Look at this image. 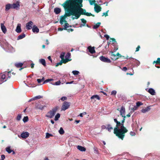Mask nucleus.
Returning a JSON list of instances; mask_svg holds the SVG:
<instances>
[{"label": "nucleus", "mask_w": 160, "mask_h": 160, "mask_svg": "<svg viewBox=\"0 0 160 160\" xmlns=\"http://www.w3.org/2000/svg\"><path fill=\"white\" fill-rule=\"evenodd\" d=\"M66 3L64 7L67 9L66 11V15L67 17L74 15L75 18H73L78 19L81 15H85L87 16H94V15L91 13L86 12V10L81 8L82 7V4L81 3L80 6L75 0H69L66 1Z\"/></svg>", "instance_id": "nucleus-1"}, {"label": "nucleus", "mask_w": 160, "mask_h": 160, "mask_svg": "<svg viewBox=\"0 0 160 160\" xmlns=\"http://www.w3.org/2000/svg\"><path fill=\"white\" fill-rule=\"evenodd\" d=\"M124 122L125 121L124 120H122L121 123L119 122L118 129L115 134L117 136L122 140L123 139L125 136V133L128 132L127 129L124 126Z\"/></svg>", "instance_id": "nucleus-2"}, {"label": "nucleus", "mask_w": 160, "mask_h": 160, "mask_svg": "<svg viewBox=\"0 0 160 160\" xmlns=\"http://www.w3.org/2000/svg\"><path fill=\"white\" fill-rule=\"evenodd\" d=\"M11 75L10 72H5L1 76H0V84L4 82L10 78Z\"/></svg>", "instance_id": "nucleus-3"}, {"label": "nucleus", "mask_w": 160, "mask_h": 160, "mask_svg": "<svg viewBox=\"0 0 160 160\" xmlns=\"http://www.w3.org/2000/svg\"><path fill=\"white\" fill-rule=\"evenodd\" d=\"M58 110L57 107H55L52 108L51 110L48 112L46 115L45 116L47 117L52 118L55 115Z\"/></svg>", "instance_id": "nucleus-4"}, {"label": "nucleus", "mask_w": 160, "mask_h": 160, "mask_svg": "<svg viewBox=\"0 0 160 160\" xmlns=\"http://www.w3.org/2000/svg\"><path fill=\"white\" fill-rule=\"evenodd\" d=\"M4 46L6 48V51L7 52H12L14 51L13 47L6 41H5Z\"/></svg>", "instance_id": "nucleus-5"}, {"label": "nucleus", "mask_w": 160, "mask_h": 160, "mask_svg": "<svg viewBox=\"0 0 160 160\" xmlns=\"http://www.w3.org/2000/svg\"><path fill=\"white\" fill-rule=\"evenodd\" d=\"M70 106V103L67 102H64L61 108V110L65 111L68 109Z\"/></svg>", "instance_id": "nucleus-6"}, {"label": "nucleus", "mask_w": 160, "mask_h": 160, "mask_svg": "<svg viewBox=\"0 0 160 160\" xmlns=\"http://www.w3.org/2000/svg\"><path fill=\"white\" fill-rule=\"evenodd\" d=\"M99 58L102 61L105 62L110 63L111 62L109 59L103 56L100 57Z\"/></svg>", "instance_id": "nucleus-7"}, {"label": "nucleus", "mask_w": 160, "mask_h": 160, "mask_svg": "<svg viewBox=\"0 0 160 160\" xmlns=\"http://www.w3.org/2000/svg\"><path fill=\"white\" fill-rule=\"evenodd\" d=\"M29 133L28 132H25L22 133L21 134L20 136L19 135H18V136L19 138L21 137L23 138L26 139L29 136Z\"/></svg>", "instance_id": "nucleus-8"}, {"label": "nucleus", "mask_w": 160, "mask_h": 160, "mask_svg": "<svg viewBox=\"0 0 160 160\" xmlns=\"http://www.w3.org/2000/svg\"><path fill=\"white\" fill-rule=\"evenodd\" d=\"M33 24V23L32 21H29L28 23L26 24V28L27 29L30 30L31 29L32 27V26Z\"/></svg>", "instance_id": "nucleus-9"}, {"label": "nucleus", "mask_w": 160, "mask_h": 160, "mask_svg": "<svg viewBox=\"0 0 160 160\" xmlns=\"http://www.w3.org/2000/svg\"><path fill=\"white\" fill-rule=\"evenodd\" d=\"M114 121L116 123V127L114 128V133L115 134V133H116V132L117 131V130L118 129V124H119V122L118 121L117 119L116 118H114Z\"/></svg>", "instance_id": "nucleus-10"}, {"label": "nucleus", "mask_w": 160, "mask_h": 160, "mask_svg": "<svg viewBox=\"0 0 160 160\" xmlns=\"http://www.w3.org/2000/svg\"><path fill=\"white\" fill-rule=\"evenodd\" d=\"M87 49H88L89 52L92 54L95 52L94 47H92L91 46H89L88 47Z\"/></svg>", "instance_id": "nucleus-11"}, {"label": "nucleus", "mask_w": 160, "mask_h": 160, "mask_svg": "<svg viewBox=\"0 0 160 160\" xmlns=\"http://www.w3.org/2000/svg\"><path fill=\"white\" fill-rule=\"evenodd\" d=\"M91 100L94 101H96L97 100H99L100 99V97L97 95H93L90 98Z\"/></svg>", "instance_id": "nucleus-12"}, {"label": "nucleus", "mask_w": 160, "mask_h": 160, "mask_svg": "<svg viewBox=\"0 0 160 160\" xmlns=\"http://www.w3.org/2000/svg\"><path fill=\"white\" fill-rule=\"evenodd\" d=\"M94 5L95 6L94 7V10L97 13L101 11V8L97 5L96 3L94 4Z\"/></svg>", "instance_id": "nucleus-13"}, {"label": "nucleus", "mask_w": 160, "mask_h": 160, "mask_svg": "<svg viewBox=\"0 0 160 160\" xmlns=\"http://www.w3.org/2000/svg\"><path fill=\"white\" fill-rule=\"evenodd\" d=\"M120 115L121 116L124 115L125 114V109L124 107L122 106L119 110Z\"/></svg>", "instance_id": "nucleus-14"}, {"label": "nucleus", "mask_w": 160, "mask_h": 160, "mask_svg": "<svg viewBox=\"0 0 160 160\" xmlns=\"http://www.w3.org/2000/svg\"><path fill=\"white\" fill-rule=\"evenodd\" d=\"M70 53H68L65 56V59L63 60V62L64 63H65L69 61V58H70Z\"/></svg>", "instance_id": "nucleus-15"}, {"label": "nucleus", "mask_w": 160, "mask_h": 160, "mask_svg": "<svg viewBox=\"0 0 160 160\" xmlns=\"http://www.w3.org/2000/svg\"><path fill=\"white\" fill-rule=\"evenodd\" d=\"M66 16H67L66 15H65V16H61L60 22L61 25H62L63 24V22H67L65 20L66 18Z\"/></svg>", "instance_id": "nucleus-16"}, {"label": "nucleus", "mask_w": 160, "mask_h": 160, "mask_svg": "<svg viewBox=\"0 0 160 160\" xmlns=\"http://www.w3.org/2000/svg\"><path fill=\"white\" fill-rule=\"evenodd\" d=\"M21 27V24L20 23L18 24L17 26L16 29V31L17 32L20 33L21 32L22 30Z\"/></svg>", "instance_id": "nucleus-17"}, {"label": "nucleus", "mask_w": 160, "mask_h": 160, "mask_svg": "<svg viewBox=\"0 0 160 160\" xmlns=\"http://www.w3.org/2000/svg\"><path fill=\"white\" fill-rule=\"evenodd\" d=\"M1 27L3 32L4 33H5L7 31V29L6 27L4 25V24L2 23H1Z\"/></svg>", "instance_id": "nucleus-18"}, {"label": "nucleus", "mask_w": 160, "mask_h": 160, "mask_svg": "<svg viewBox=\"0 0 160 160\" xmlns=\"http://www.w3.org/2000/svg\"><path fill=\"white\" fill-rule=\"evenodd\" d=\"M32 31L34 33H38L39 32V29L37 26L34 25L32 28Z\"/></svg>", "instance_id": "nucleus-19"}, {"label": "nucleus", "mask_w": 160, "mask_h": 160, "mask_svg": "<svg viewBox=\"0 0 160 160\" xmlns=\"http://www.w3.org/2000/svg\"><path fill=\"white\" fill-rule=\"evenodd\" d=\"M12 8H16L19 7V3L18 2H17L16 3L11 4Z\"/></svg>", "instance_id": "nucleus-20"}, {"label": "nucleus", "mask_w": 160, "mask_h": 160, "mask_svg": "<svg viewBox=\"0 0 160 160\" xmlns=\"http://www.w3.org/2000/svg\"><path fill=\"white\" fill-rule=\"evenodd\" d=\"M150 109V108L149 107H147L145 108H143L141 110V112L143 113H145L149 111Z\"/></svg>", "instance_id": "nucleus-21"}, {"label": "nucleus", "mask_w": 160, "mask_h": 160, "mask_svg": "<svg viewBox=\"0 0 160 160\" xmlns=\"http://www.w3.org/2000/svg\"><path fill=\"white\" fill-rule=\"evenodd\" d=\"M77 148L79 150L82 152L85 151L86 150V149L85 148L81 146H78L77 147Z\"/></svg>", "instance_id": "nucleus-22"}, {"label": "nucleus", "mask_w": 160, "mask_h": 160, "mask_svg": "<svg viewBox=\"0 0 160 160\" xmlns=\"http://www.w3.org/2000/svg\"><path fill=\"white\" fill-rule=\"evenodd\" d=\"M148 92L151 95H153L155 94V91L152 88H149L148 91Z\"/></svg>", "instance_id": "nucleus-23"}, {"label": "nucleus", "mask_w": 160, "mask_h": 160, "mask_svg": "<svg viewBox=\"0 0 160 160\" xmlns=\"http://www.w3.org/2000/svg\"><path fill=\"white\" fill-rule=\"evenodd\" d=\"M61 12V9L60 8H56L54 9V12L56 14H59Z\"/></svg>", "instance_id": "nucleus-24"}, {"label": "nucleus", "mask_w": 160, "mask_h": 160, "mask_svg": "<svg viewBox=\"0 0 160 160\" xmlns=\"http://www.w3.org/2000/svg\"><path fill=\"white\" fill-rule=\"evenodd\" d=\"M131 58L133 60V62H134L136 64L137 67H138L140 65V62L139 61L136 59L133 58H130V59Z\"/></svg>", "instance_id": "nucleus-25"}, {"label": "nucleus", "mask_w": 160, "mask_h": 160, "mask_svg": "<svg viewBox=\"0 0 160 160\" xmlns=\"http://www.w3.org/2000/svg\"><path fill=\"white\" fill-rule=\"evenodd\" d=\"M106 129L109 132H111V130L113 129V128L110 124H108L107 125Z\"/></svg>", "instance_id": "nucleus-26"}, {"label": "nucleus", "mask_w": 160, "mask_h": 160, "mask_svg": "<svg viewBox=\"0 0 160 160\" xmlns=\"http://www.w3.org/2000/svg\"><path fill=\"white\" fill-rule=\"evenodd\" d=\"M23 65V63L21 62L16 63L15 64V66L18 68H21Z\"/></svg>", "instance_id": "nucleus-27"}, {"label": "nucleus", "mask_w": 160, "mask_h": 160, "mask_svg": "<svg viewBox=\"0 0 160 160\" xmlns=\"http://www.w3.org/2000/svg\"><path fill=\"white\" fill-rule=\"evenodd\" d=\"M81 20L82 22L83 23V24H81L80 26V27H82L83 26H85L86 23V21L83 18L81 19Z\"/></svg>", "instance_id": "nucleus-28"}, {"label": "nucleus", "mask_w": 160, "mask_h": 160, "mask_svg": "<svg viewBox=\"0 0 160 160\" xmlns=\"http://www.w3.org/2000/svg\"><path fill=\"white\" fill-rule=\"evenodd\" d=\"M25 37V34L24 33H23L18 36V37L17 39L18 40L24 38Z\"/></svg>", "instance_id": "nucleus-29"}, {"label": "nucleus", "mask_w": 160, "mask_h": 160, "mask_svg": "<svg viewBox=\"0 0 160 160\" xmlns=\"http://www.w3.org/2000/svg\"><path fill=\"white\" fill-rule=\"evenodd\" d=\"M11 4H8L6 6L5 10L6 11H8L10 8H12Z\"/></svg>", "instance_id": "nucleus-30"}, {"label": "nucleus", "mask_w": 160, "mask_h": 160, "mask_svg": "<svg viewBox=\"0 0 160 160\" xmlns=\"http://www.w3.org/2000/svg\"><path fill=\"white\" fill-rule=\"evenodd\" d=\"M39 62L44 66H45L46 65V62L45 60L43 59H41L39 60Z\"/></svg>", "instance_id": "nucleus-31"}, {"label": "nucleus", "mask_w": 160, "mask_h": 160, "mask_svg": "<svg viewBox=\"0 0 160 160\" xmlns=\"http://www.w3.org/2000/svg\"><path fill=\"white\" fill-rule=\"evenodd\" d=\"M36 107L37 108L40 110H42L44 108V106H43L41 104H39L36 106Z\"/></svg>", "instance_id": "nucleus-32"}, {"label": "nucleus", "mask_w": 160, "mask_h": 160, "mask_svg": "<svg viewBox=\"0 0 160 160\" xmlns=\"http://www.w3.org/2000/svg\"><path fill=\"white\" fill-rule=\"evenodd\" d=\"M101 24V23L100 22H98L95 25H94L93 27V28L94 29H96Z\"/></svg>", "instance_id": "nucleus-33"}, {"label": "nucleus", "mask_w": 160, "mask_h": 160, "mask_svg": "<svg viewBox=\"0 0 160 160\" xmlns=\"http://www.w3.org/2000/svg\"><path fill=\"white\" fill-rule=\"evenodd\" d=\"M60 116V115L59 113H58L55 116V118L54 119V120L55 121H57L58 120V119L59 118Z\"/></svg>", "instance_id": "nucleus-34"}, {"label": "nucleus", "mask_w": 160, "mask_h": 160, "mask_svg": "<svg viewBox=\"0 0 160 160\" xmlns=\"http://www.w3.org/2000/svg\"><path fill=\"white\" fill-rule=\"evenodd\" d=\"M61 83V82L60 81H59L55 82V83H52V82H50V83L52 85H59Z\"/></svg>", "instance_id": "nucleus-35"}, {"label": "nucleus", "mask_w": 160, "mask_h": 160, "mask_svg": "<svg viewBox=\"0 0 160 160\" xmlns=\"http://www.w3.org/2000/svg\"><path fill=\"white\" fill-rule=\"evenodd\" d=\"M58 132L61 135L63 134L64 133V131L62 127L60 128Z\"/></svg>", "instance_id": "nucleus-36"}, {"label": "nucleus", "mask_w": 160, "mask_h": 160, "mask_svg": "<svg viewBox=\"0 0 160 160\" xmlns=\"http://www.w3.org/2000/svg\"><path fill=\"white\" fill-rule=\"evenodd\" d=\"M43 98V97L42 96H40V95H38L36 96H35L34 97H33V99L34 100H37L38 99L42 98Z\"/></svg>", "instance_id": "nucleus-37"}, {"label": "nucleus", "mask_w": 160, "mask_h": 160, "mask_svg": "<svg viewBox=\"0 0 160 160\" xmlns=\"http://www.w3.org/2000/svg\"><path fill=\"white\" fill-rule=\"evenodd\" d=\"M6 151L9 153H11L13 151V150L10 149V147H7L6 148Z\"/></svg>", "instance_id": "nucleus-38"}, {"label": "nucleus", "mask_w": 160, "mask_h": 160, "mask_svg": "<svg viewBox=\"0 0 160 160\" xmlns=\"http://www.w3.org/2000/svg\"><path fill=\"white\" fill-rule=\"evenodd\" d=\"M65 54V52H62L61 53L60 58H61L62 60L63 61V60H64V57Z\"/></svg>", "instance_id": "nucleus-39"}, {"label": "nucleus", "mask_w": 160, "mask_h": 160, "mask_svg": "<svg viewBox=\"0 0 160 160\" xmlns=\"http://www.w3.org/2000/svg\"><path fill=\"white\" fill-rule=\"evenodd\" d=\"M52 80H53V79H52V78L47 79L44 81L43 84L46 83L50 81H51Z\"/></svg>", "instance_id": "nucleus-40"}, {"label": "nucleus", "mask_w": 160, "mask_h": 160, "mask_svg": "<svg viewBox=\"0 0 160 160\" xmlns=\"http://www.w3.org/2000/svg\"><path fill=\"white\" fill-rule=\"evenodd\" d=\"M138 107L137 106H134L133 108L131 109V112H134L137 109Z\"/></svg>", "instance_id": "nucleus-41"}, {"label": "nucleus", "mask_w": 160, "mask_h": 160, "mask_svg": "<svg viewBox=\"0 0 160 160\" xmlns=\"http://www.w3.org/2000/svg\"><path fill=\"white\" fill-rule=\"evenodd\" d=\"M28 116L24 117L22 119L23 121L24 122H28Z\"/></svg>", "instance_id": "nucleus-42"}, {"label": "nucleus", "mask_w": 160, "mask_h": 160, "mask_svg": "<svg viewBox=\"0 0 160 160\" xmlns=\"http://www.w3.org/2000/svg\"><path fill=\"white\" fill-rule=\"evenodd\" d=\"M72 72L74 75H77L79 73V72L77 70L73 71Z\"/></svg>", "instance_id": "nucleus-43"}, {"label": "nucleus", "mask_w": 160, "mask_h": 160, "mask_svg": "<svg viewBox=\"0 0 160 160\" xmlns=\"http://www.w3.org/2000/svg\"><path fill=\"white\" fill-rule=\"evenodd\" d=\"M46 134V138H49L50 137L53 136V135L52 134H50L48 132H47Z\"/></svg>", "instance_id": "nucleus-44"}, {"label": "nucleus", "mask_w": 160, "mask_h": 160, "mask_svg": "<svg viewBox=\"0 0 160 160\" xmlns=\"http://www.w3.org/2000/svg\"><path fill=\"white\" fill-rule=\"evenodd\" d=\"M153 63V64L155 63H159L160 64V58H158L157 60L156 61H154Z\"/></svg>", "instance_id": "nucleus-45"}, {"label": "nucleus", "mask_w": 160, "mask_h": 160, "mask_svg": "<svg viewBox=\"0 0 160 160\" xmlns=\"http://www.w3.org/2000/svg\"><path fill=\"white\" fill-rule=\"evenodd\" d=\"M89 2L91 5H92L93 4H94V3L95 2V0H89Z\"/></svg>", "instance_id": "nucleus-46"}, {"label": "nucleus", "mask_w": 160, "mask_h": 160, "mask_svg": "<svg viewBox=\"0 0 160 160\" xmlns=\"http://www.w3.org/2000/svg\"><path fill=\"white\" fill-rule=\"evenodd\" d=\"M63 26H65V27L64 28V30H67V28L69 27V24L68 23H65V25Z\"/></svg>", "instance_id": "nucleus-47"}, {"label": "nucleus", "mask_w": 160, "mask_h": 160, "mask_svg": "<svg viewBox=\"0 0 160 160\" xmlns=\"http://www.w3.org/2000/svg\"><path fill=\"white\" fill-rule=\"evenodd\" d=\"M22 116L21 114H18L17 117L16 119L18 121H19L21 118Z\"/></svg>", "instance_id": "nucleus-48"}, {"label": "nucleus", "mask_w": 160, "mask_h": 160, "mask_svg": "<svg viewBox=\"0 0 160 160\" xmlns=\"http://www.w3.org/2000/svg\"><path fill=\"white\" fill-rule=\"evenodd\" d=\"M63 63V60H61L60 62L57 63L56 66L57 67L59 65H61Z\"/></svg>", "instance_id": "nucleus-49"}, {"label": "nucleus", "mask_w": 160, "mask_h": 160, "mask_svg": "<svg viewBox=\"0 0 160 160\" xmlns=\"http://www.w3.org/2000/svg\"><path fill=\"white\" fill-rule=\"evenodd\" d=\"M142 104V103L140 102H138L136 103V106H137V107L140 106Z\"/></svg>", "instance_id": "nucleus-50"}, {"label": "nucleus", "mask_w": 160, "mask_h": 160, "mask_svg": "<svg viewBox=\"0 0 160 160\" xmlns=\"http://www.w3.org/2000/svg\"><path fill=\"white\" fill-rule=\"evenodd\" d=\"M116 93H117V91L116 90H113L111 92V95L115 96V95H116Z\"/></svg>", "instance_id": "nucleus-51"}, {"label": "nucleus", "mask_w": 160, "mask_h": 160, "mask_svg": "<svg viewBox=\"0 0 160 160\" xmlns=\"http://www.w3.org/2000/svg\"><path fill=\"white\" fill-rule=\"evenodd\" d=\"M108 10L106 12H103V13H102V16H108Z\"/></svg>", "instance_id": "nucleus-52"}, {"label": "nucleus", "mask_w": 160, "mask_h": 160, "mask_svg": "<svg viewBox=\"0 0 160 160\" xmlns=\"http://www.w3.org/2000/svg\"><path fill=\"white\" fill-rule=\"evenodd\" d=\"M94 152L95 153H98V150L97 148H94Z\"/></svg>", "instance_id": "nucleus-53"}, {"label": "nucleus", "mask_w": 160, "mask_h": 160, "mask_svg": "<svg viewBox=\"0 0 160 160\" xmlns=\"http://www.w3.org/2000/svg\"><path fill=\"white\" fill-rule=\"evenodd\" d=\"M111 41H110L111 42H112L113 43H114L115 42H116V40L115 39L112 38H111Z\"/></svg>", "instance_id": "nucleus-54"}, {"label": "nucleus", "mask_w": 160, "mask_h": 160, "mask_svg": "<svg viewBox=\"0 0 160 160\" xmlns=\"http://www.w3.org/2000/svg\"><path fill=\"white\" fill-rule=\"evenodd\" d=\"M67 99V98L66 97H62L61 98V100L62 101H64Z\"/></svg>", "instance_id": "nucleus-55"}, {"label": "nucleus", "mask_w": 160, "mask_h": 160, "mask_svg": "<svg viewBox=\"0 0 160 160\" xmlns=\"http://www.w3.org/2000/svg\"><path fill=\"white\" fill-rule=\"evenodd\" d=\"M118 48L117 46H116L114 47V48L113 50V52H116L117 50L118 49Z\"/></svg>", "instance_id": "nucleus-56"}, {"label": "nucleus", "mask_w": 160, "mask_h": 160, "mask_svg": "<svg viewBox=\"0 0 160 160\" xmlns=\"http://www.w3.org/2000/svg\"><path fill=\"white\" fill-rule=\"evenodd\" d=\"M130 134L132 136H133L135 135V133L133 132H131Z\"/></svg>", "instance_id": "nucleus-57"}, {"label": "nucleus", "mask_w": 160, "mask_h": 160, "mask_svg": "<svg viewBox=\"0 0 160 160\" xmlns=\"http://www.w3.org/2000/svg\"><path fill=\"white\" fill-rule=\"evenodd\" d=\"M104 36V37H105L106 38L107 40H108L109 38V36H108V35L107 34L105 35Z\"/></svg>", "instance_id": "nucleus-58"}, {"label": "nucleus", "mask_w": 160, "mask_h": 160, "mask_svg": "<svg viewBox=\"0 0 160 160\" xmlns=\"http://www.w3.org/2000/svg\"><path fill=\"white\" fill-rule=\"evenodd\" d=\"M101 128L102 129H106L107 127H106L105 125H103L101 126Z\"/></svg>", "instance_id": "nucleus-59"}, {"label": "nucleus", "mask_w": 160, "mask_h": 160, "mask_svg": "<svg viewBox=\"0 0 160 160\" xmlns=\"http://www.w3.org/2000/svg\"><path fill=\"white\" fill-rule=\"evenodd\" d=\"M37 81L38 82V83H40L42 81L41 80V79H37Z\"/></svg>", "instance_id": "nucleus-60"}, {"label": "nucleus", "mask_w": 160, "mask_h": 160, "mask_svg": "<svg viewBox=\"0 0 160 160\" xmlns=\"http://www.w3.org/2000/svg\"><path fill=\"white\" fill-rule=\"evenodd\" d=\"M5 158V156L4 155H1V160H3Z\"/></svg>", "instance_id": "nucleus-61"}, {"label": "nucleus", "mask_w": 160, "mask_h": 160, "mask_svg": "<svg viewBox=\"0 0 160 160\" xmlns=\"http://www.w3.org/2000/svg\"><path fill=\"white\" fill-rule=\"evenodd\" d=\"M140 48V46H138L136 48V52L138 51L139 50Z\"/></svg>", "instance_id": "nucleus-62"}, {"label": "nucleus", "mask_w": 160, "mask_h": 160, "mask_svg": "<svg viewBox=\"0 0 160 160\" xmlns=\"http://www.w3.org/2000/svg\"><path fill=\"white\" fill-rule=\"evenodd\" d=\"M58 30L59 31H62L63 30H64V28H58Z\"/></svg>", "instance_id": "nucleus-63"}, {"label": "nucleus", "mask_w": 160, "mask_h": 160, "mask_svg": "<svg viewBox=\"0 0 160 160\" xmlns=\"http://www.w3.org/2000/svg\"><path fill=\"white\" fill-rule=\"evenodd\" d=\"M86 114V112H83L82 113H81L80 115L79 116L81 117H82L83 116V115H85Z\"/></svg>", "instance_id": "nucleus-64"}]
</instances>
